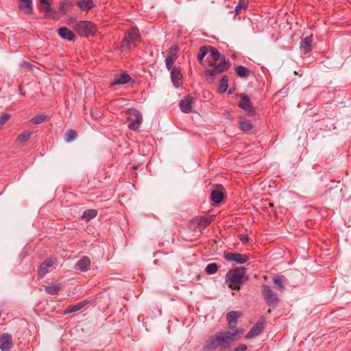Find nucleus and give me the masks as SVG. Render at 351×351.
<instances>
[{
    "label": "nucleus",
    "instance_id": "2eb2a0df",
    "mask_svg": "<svg viewBox=\"0 0 351 351\" xmlns=\"http://www.w3.org/2000/svg\"><path fill=\"white\" fill-rule=\"evenodd\" d=\"M193 102L194 99L191 97H187L185 99L181 100L180 102V107L182 112L184 113L191 112Z\"/></svg>",
    "mask_w": 351,
    "mask_h": 351
},
{
    "label": "nucleus",
    "instance_id": "b1692460",
    "mask_svg": "<svg viewBox=\"0 0 351 351\" xmlns=\"http://www.w3.org/2000/svg\"><path fill=\"white\" fill-rule=\"evenodd\" d=\"M228 331H225V334L230 339V342L232 343L234 341L237 339V335L239 333V330L236 326V324H228Z\"/></svg>",
    "mask_w": 351,
    "mask_h": 351
},
{
    "label": "nucleus",
    "instance_id": "a19ab883",
    "mask_svg": "<svg viewBox=\"0 0 351 351\" xmlns=\"http://www.w3.org/2000/svg\"><path fill=\"white\" fill-rule=\"evenodd\" d=\"M274 283L276 285V288L279 290L284 289V285L281 278L278 277L274 279Z\"/></svg>",
    "mask_w": 351,
    "mask_h": 351
},
{
    "label": "nucleus",
    "instance_id": "bb28decb",
    "mask_svg": "<svg viewBox=\"0 0 351 351\" xmlns=\"http://www.w3.org/2000/svg\"><path fill=\"white\" fill-rule=\"evenodd\" d=\"M210 196H211V200L215 204L220 203L223 198V194L219 190L213 191Z\"/></svg>",
    "mask_w": 351,
    "mask_h": 351
},
{
    "label": "nucleus",
    "instance_id": "f704fd0d",
    "mask_svg": "<svg viewBox=\"0 0 351 351\" xmlns=\"http://www.w3.org/2000/svg\"><path fill=\"white\" fill-rule=\"evenodd\" d=\"M219 269L218 265L215 263H209L205 268V271L208 274H215Z\"/></svg>",
    "mask_w": 351,
    "mask_h": 351
},
{
    "label": "nucleus",
    "instance_id": "de8ad7c7",
    "mask_svg": "<svg viewBox=\"0 0 351 351\" xmlns=\"http://www.w3.org/2000/svg\"><path fill=\"white\" fill-rule=\"evenodd\" d=\"M267 313H271V309H269V310L267 311Z\"/></svg>",
    "mask_w": 351,
    "mask_h": 351
},
{
    "label": "nucleus",
    "instance_id": "f3484780",
    "mask_svg": "<svg viewBox=\"0 0 351 351\" xmlns=\"http://www.w3.org/2000/svg\"><path fill=\"white\" fill-rule=\"evenodd\" d=\"M312 36H308L300 41V49L304 53H308L312 49Z\"/></svg>",
    "mask_w": 351,
    "mask_h": 351
},
{
    "label": "nucleus",
    "instance_id": "cd10ccee",
    "mask_svg": "<svg viewBox=\"0 0 351 351\" xmlns=\"http://www.w3.org/2000/svg\"><path fill=\"white\" fill-rule=\"evenodd\" d=\"M236 72L240 77H247L250 73V71L242 65H239L236 68Z\"/></svg>",
    "mask_w": 351,
    "mask_h": 351
},
{
    "label": "nucleus",
    "instance_id": "f8f14e48",
    "mask_svg": "<svg viewBox=\"0 0 351 351\" xmlns=\"http://www.w3.org/2000/svg\"><path fill=\"white\" fill-rule=\"evenodd\" d=\"M12 346V339L10 335L3 333L0 336V349L2 351H8Z\"/></svg>",
    "mask_w": 351,
    "mask_h": 351
},
{
    "label": "nucleus",
    "instance_id": "49530a36",
    "mask_svg": "<svg viewBox=\"0 0 351 351\" xmlns=\"http://www.w3.org/2000/svg\"><path fill=\"white\" fill-rule=\"evenodd\" d=\"M40 3L43 5V6L50 5L49 3L48 2V0H40Z\"/></svg>",
    "mask_w": 351,
    "mask_h": 351
},
{
    "label": "nucleus",
    "instance_id": "f03ea898",
    "mask_svg": "<svg viewBox=\"0 0 351 351\" xmlns=\"http://www.w3.org/2000/svg\"><path fill=\"white\" fill-rule=\"evenodd\" d=\"M245 274V269L243 267H237L228 271L226 279L230 288L234 290H239L240 285L243 282Z\"/></svg>",
    "mask_w": 351,
    "mask_h": 351
},
{
    "label": "nucleus",
    "instance_id": "4c0bfd02",
    "mask_svg": "<svg viewBox=\"0 0 351 351\" xmlns=\"http://www.w3.org/2000/svg\"><path fill=\"white\" fill-rule=\"evenodd\" d=\"M32 136V133L29 132H24L19 134L17 138V142L25 143Z\"/></svg>",
    "mask_w": 351,
    "mask_h": 351
},
{
    "label": "nucleus",
    "instance_id": "0eeeda50",
    "mask_svg": "<svg viewBox=\"0 0 351 351\" xmlns=\"http://www.w3.org/2000/svg\"><path fill=\"white\" fill-rule=\"evenodd\" d=\"M211 223V218L197 217L190 221L189 226L194 230L202 232Z\"/></svg>",
    "mask_w": 351,
    "mask_h": 351
},
{
    "label": "nucleus",
    "instance_id": "7ed1b4c3",
    "mask_svg": "<svg viewBox=\"0 0 351 351\" xmlns=\"http://www.w3.org/2000/svg\"><path fill=\"white\" fill-rule=\"evenodd\" d=\"M140 39L141 36L138 28L132 27L127 30L121 43L120 47L121 51H129L132 48V46L136 45V44L140 41Z\"/></svg>",
    "mask_w": 351,
    "mask_h": 351
},
{
    "label": "nucleus",
    "instance_id": "6ab92c4d",
    "mask_svg": "<svg viewBox=\"0 0 351 351\" xmlns=\"http://www.w3.org/2000/svg\"><path fill=\"white\" fill-rule=\"evenodd\" d=\"M209 53L213 58V61H209V62H208L209 66H213V65H215L216 64H219L217 62L218 60H219V62H221V58H222V56H221V54L218 49H217L215 47L209 46Z\"/></svg>",
    "mask_w": 351,
    "mask_h": 351
},
{
    "label": "nucleus",
    "instance_id": "72a5a7b5",
    "mask_svg": "<svg viewBox=\"0 0 351 351\" xmlns=\"http://www.w3.org/2000/svg\"><path fill=\"white\" fill-rule=\"evenodd\" d=\"M72 3L69 1H60L59 3V11L62 14H66L68 12V7L71 6Z\"/></svg>",
    "mask_w": 351,
    "mask_h": 351
},
{
    "label": "nucleus",
    "instance_id": "4be33fe9",
    "mask_svg": "<svg viewBox=\"0 0 351 351\" xmlns=\"http://www.w3.org/2000/svg\"><path fill=\"white\" fill-rule=\"evenodd\" d=\"M41 10L45 13V19H55L57 17V12L51 9L50 5L42 6Z\"/></svg>",
    "mask_w": 351,
    "mask_h": 351
},
{
    "label": "nucleus",
    "instance_id": "2f4dec72",
    "mask_svg": "<svg viewBox=\"0 0 351 351\" xmlns=\"http://www.w3.org/2000/svg\"><path fill=\"white\" fill-rule=\"evenodd\" d=\"M209 53V46H202L200 47L197 54V60L202 64L204 58Z\"/></svg>",
    "mask_w": 351,
    "mask_h": 351
},
{
    "label": "nucleus",
    "instance_id": "423d86ee",
    "mask_svg": "<svg viewBox=\"0 0 351 351\" xmlns=\"http://www.w3.org/2000/svg\"><path fill=\"white\" fill-rule=\"evenodd\" d=\"M262 293L267 305L273 307L276 306L278 302L277 295L269 286L266 285L262 286Z\"/></svg>",
    "mask_w": 351,
    "mask_h": 351
},
{
    "label": "nucleus",
    "instance_id": "c85d7f7f",
    "mask_svg": "<svg viewBox=\"0 0 351 351\" xmlns=\"http://www.w3.org/2000/svg\"><path fill=\"white\" fill-rule=\"evenodd\" d=\"M97 215V211L94 209H88L85 210L82 215V218L85 219L86 221H90V219L95 218Z\"/></svg>",
    "mask_w": 351,
    "mask_h": 351
},
{
    "label": "nucleus",
    "instance_id": "e433bc0d",
    "mask_svg": "<svg viewBox=\"0 0 351 351\" xmlns=\"http://www.w3.org/2000/svg\"><path fill=\"white\" fill-rule=\"evenodd\" d=\"M228 77L226 75H223L219 82V88L221 92L226 91L228 88Z\"/></svg>",
    "mask_w": 351,
    "mask_h": 351
},
{
    "label": "nucleus",
    "instance_id": "473e14b6",
    "mask_svg": "<svg viewBox=\"0 0 351 351\" xmlns=\"http://www.w3.org/2000/svg\"><path fill=\"white\" fill-rule=\"evenodd\" d=\"M45 291L51 295H56L60 290V287L58 285H51L45 288Z\"/></svg>",
    "mask_w": 351,
    "mask_h": 351
},
{
    "label": "nucleus",
    "instance_id": "5701e85b",
    "mask_svg": "<svg viewBox=\"0 0 351 351\" xmlns=\"http://www.w3.org/2000/svg\"><path fill=\"white\" fill-rule=\"evenodd\" d=\"M58 34L61 38L67 40H72L75 37L73 32L67 27H60L58 29Z\"/></svg>",
    "mask_w": 351,
    "mask_h": 351
},
{
    "label": "nucleus",
    "instance_id": "37998d69",
    "mask_svg": "<svg viewBox=\"0 0 351 351\" xmlns=\"http://www.w3.org/2000/svg\"><path fill=\"white\" fill-rule=\"evenodd\" d=\"M247 348V347L245 344H239L234 348V351H246Z\"/></svg>",
    "mask_w": 351,
    "mask_h": 351
},
{
    "label": "nucleus",
    "instance_id": "393cba45",
    "mask_svg": "<svg viewBox=\"0 0 351 351\" xmlns=\"http://www.w3.org/2000/svg\"><path fill=\"white\" fill-rule=\"evenodd\" d=\"M19 8L25 14H29L32 12V0H23L19 4Z\"/></svg>",
    "mask_w": 351,
    "mask_h": 351
},
{
    "label": "nucleus",
    "instance_id": "c9c22d12",
    "mask_svg": "<svg viewBox=\"0 0 351 351\" xmlns=\"http://www.w3.org/2000/svg\"><path fill=\"white\" fill-rule=\"evenodd\" d=\"M77 136V133L74 130H69L66 132L65 134V141L66 142L73 141Z\"/></svg>",
    "mask_w": 351,
    "mask_h": 351
},
{
    "label": "nucleus",
    "instance_id": "ea45409f",
    "mask_svg": "<svg viewBox=\"0 0 351 351\" xmlns=\"http://www.w3.org/2000/svg\"><path fill=\"white\" fill-rule=\"evenodd\" d=\"M247 6V3L245 2V0H240L239 1V3H238V5L235 7V9H234V12L236 13V14H239V12L240 10L242 9V8H245Z\"/></svg>",
    "mask_w": 351,
    "mask_h": 351
},
{
    "label": "nucleus",
    "instance_id": "79ce46f5",
    "mask_svg": "<svg viewBox=\"0 0 351 351\" xmlns=\"http://www.w3.org/2000/svg\"><path fill=\"white\" fill-rule=\"evenodd\" d=\"M10 116L8 113H3L0 118V125H3L10 119Z\"/></svg>",
    "mask_w": 351,
    "mask_h": 351
},
{
    "label": "nucleus",
    "instance_id": "c756f323",
    "mask_svg": "<svg viewBox=\"0 0 351 351\" xmlns=\"http://www.w3.org/2000/svg\"><path fill=\"white\" fill-rule=\"evenodd\" d=\"M239 316L240 314L237 311H230V313H228L226 317L228 324H230V325L236 324Z\"/></svg>",
    "mask_w": 351,
    "mask_h": 351
},
{
    "label": "nucleus",
    "instance_id": "aec40b11",
    "mask_svg": "<svg viewBox=\"0 0 351 351\" xmlns=\"http://www.w3.org/2000/svg\"><path fill=\"white\" fill-rule=\"evenodd\" d=\"M76 5L82 11H88L93 8L94 2L93 0H79Z\"/></svg>",
    "mask_w": 351,
    "mask_h": 351
},
{
    "label": "nucleus",
    "instance_id": "1a4fd4ad",
    "mask_svg": "<svg viewBox=\"0 0 351 351\" xmlns=\"http://www.w3.org/2000/svg\"><path fill=\"white\" fill-rule=\"evenodd\" d=\"M224 258L228 261H234L239 264L245 263L249 260L248 256L245 254L230 252H224Z\"/></svg>",
    "mask_w": 351,
    "mask_h": 351
},
{
    "label": "nucleus",
    "instance_id": "7c9ffc66",
    "mask_svg": "<svg viewBox=\"0 0 351 351\" xmlns=\"http://www.w3.org/2000/svg\"><path fill=\"white\" fill-rule=\"evenodd\" d=\"M239 123L240 129L244 132L250 131L252 128V125L250 121L245 119H240Z\"/></svg>",
    "mask_w": 351,
    "mask_h": 351
},
{
    "label": "nucleus",
    "instance_id": "c03bdc74",
    "mask_svg": "<svg viewBox=\"0 0 351 351\" xmlns=\"http://www.w3.org/2000/svg\"><path fill=\"white\" fill-rule=\"evenodd\" d=\"M21 65L23 67L32 69V64L28 62H23Z\"/></svg>",
    "mask_w": 351,
    "mask_h": 351
},
{
    "label": "nucleus",
    "instance_id": "a878e982",
    "mask_svg": "<svg viewBox=\"0 0 351 351\" xmlns=\"http://www.w3.org/2000/svg\"><path fill=\"white\" fill-rule=\"evenodd\" d=\"M131 80L130 76L128 74L123 73L119 77L114 80L112 85L117 84H124L128 83Z\"/></svg>",
    "mask_w": 351,
    "mask_h": 351
},
{
    "label": "nucleus",
    "instance_id": "39448f33",
    "mask_svg": "<svg viewBox=\"0 0 351 351\" xmlns=\"http://www.w3.org/2000/svg\"><path fill=\"white\" fill-rule=\"evenodd\" d=\"M95 30V25L90 21H82L75 25V31L81 36L88 37L92 36Z\"/></svg>",
    "mask_w": 351,
    "mask_h": 351
},
{
    "label": "nucleus",
    "instance_id": "a211bd4d",
    "mask_svg": "<svg viewBox=\"0 0 351 351\" xmlns=\"http://www.w3.org/2000/svg\"><path fill=\"white\" fill-rule=\"evenodd\" d=\"M238 106L248 112H252V104L247 97L245 95H241V100Z\"/></svg>",
    "mask_w": 351,
    "mask_h": 351
},
{
    "label": "nucleus",
    "instance_id": "6e6552de",
    "mask_svg": "<svg viewBox=\"0 0 351 351\" xmlns=\"http://www.w3.org/2000/svg\"><path fill=\"white\" fill-rule=\"evenodd\" d=\"M230 64L226 61L224 56L221 58L219 64L213 65V68L208 69L205 71V75L209 77H213L220 73H222L229 68Z\"/></svg>",
    "mask_w": 351,
    "mask_h": 351
},
{
    "label": "nucleus",
    "instance_id": "dca6fc26",
    "mask_svg": "<svg viewBox=\"0 0 351 351\" xmlns=\"http://www.w3.org/2000/svg\"><path fill=\"white\" fill-rule=\"evenodd\" d=\"M171 70V77L172 82L176 87H178L180 80L182 77L180 70L178 67H172Z\"/></svg>",
    "mask_w": 351,
    "mask_h": 351
},
{
    "label": "nucleus",
    "instance_id": "9d476101",
    "mask_svg": "<svg viewBox=\"0 0 351 351\" xmlns=\"http://www.w3.org/2000/svg\"><path fill=\"white\" fill-rule=\"evenodd\" d=\"M178 46L173 45L168 51V54L165 59V64L168 70L172 68L173 64L178 57Z\"/></svg>",
    "mask_w": 351,
    "mask_h": 351
},
{
    "label": "nucleus",
    "instance_id": "20e7f679",
    "mask_svg": "<svg viewBox=\"0 0 351 351\" xmlns=\"http://www.w3.org/2000/svg\"><path fill=\"white\" fill-rule=\"evenodd\" d=\"M128 128L132 130H138L143 122V117L140 112L136 109L131 108L127 111Z\"/></svg>",
    "mask_w": 351,
    "mask_h": 351
},
{
    "label": "nucleus",
    "instance_id": "412c9836",
    "mask_svg": "<svg viewBox=\"0 0 351 351\" xmlns=\"http://www.w3.org/2000/svg\"><path fill=\"white\" fill-rule=\"evenodd\" d=\"M88 303V301L84 300L74 305H70L66 307L64 314H68L73 312H76L82 309Z\"/></svg>",
    "mask_w": 351,
    "mask_h": 351
},
{
    "label": "nucleus",
    "instance_id": "f257e3e1",
    "mask_svg": "<svg viewBox=\"0 0 351 351\" xmlns=\"http://www.w3.org/2000/svg\"><path fill=\"white\" fill-rule=\"evenodd\" d=\"M225 334V331H219L210 336L206 341L203 347L205 351H214L219 348L221 350H226L230 345V339Z\"/></svg>",
    "mask_w": 351,
    "mask_h": 351
},
{
    "label": "nucleus",
    "instance_id": "ddd939ff",
    "mask_svg": "<svg viewBox=\"0 0 351 351\" xmlns=\"http://www.w3.org/2000/svg\"><path fill=\"white\" fill-rule=\"evenodd\" d=\"M53 263L54 262L51 259H47L42 263L38 270V278H43L48 273L49 268L53 265Z\"/></svg>",
    "mask_w": 351,
    "mask_h": 351
},
{
    "label": "nucleus",
    "instance_id": "9b49d317",
    "mask_svg": "<svg viewBox=\"0 0 351 351\" xmlns=\"http://www.w3.org/2000/svg\"><path fill=\"white\" fill-rule=\"evenodd\" d=\"M265 328V321L263 319L259 320L245 335L246 339H252L258 336Z\"/></svg>",
    "mask_w": 351,
    "mask_h": 351
},
{
    "label": "nucleus",
    "instance_id": "58836bf2",
    "mask_svg": "<svg viewBox=\"0 0 351 351\" xmlns=\"http://www.w3.org/2000/svg\"><path fill=\"white\" fill-rule=\"evenodd\" d=\"M46 119V116L45 114H37L36 116L34 117L31 119L30 121L33 124H39L43 122H44Z\"/></svg>",
    "mask_w": 351,
    "mask_h": 351
},
{
    "label": "nucleus",
    "instance_id": "4468645a",
    "mask_svg": "<svg viewBox=\"0 0 351 351\" xmlns=\"http://www.w3.org/2000/svg\"><path fill=\"white\" fill-rule=\"evenodd\" d=\"M90 266V261L88 257H83L79 260L75 265V269L80 271H87Z\"/></svg>",
    "mask_w": 351,
    "mask_h": 351
},
{
    "label": "nucleus",
    "instance_id": "a18cd8bd",
    "mask_svg": "<svg viewBox=\"0 0 351 351\" xmlns=\"http://www.w3.org/2000/svg\"><path fill=\"white\" fill-rule=\"evenodd\" d=\"M241 240L243 243H247L249 241V237L247 234H243L241 237Z\"/></svg>",
    "mask_w": 351,
    "mask_h": 351
}]
</instances>
